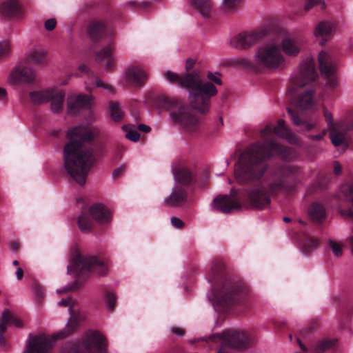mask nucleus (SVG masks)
Returning <instances> with one entry per match:
<instances>
[{"label": "nucleus", "mask_w": 353, "mask_h": 353, "mask_svg": "<svg viewBox=\"0 0 353 353\" xmlns=\"http://www.w3.org/2000/svg\"><path fill=\"white\" fill-rule=\"evenodd\" d=\"M78 321L79 318L76 314H72L70 316L65 327V332H67V335L72 332L73 330L77 327Z\"/></svg>", "instance_id": "nucleus-39"}, {"label": "nucleus", "mask_w": 353, "mask_h": 353, "mask_svg": "<svg viewBox=\"0 0 353 353\" xmlns=\"http://www.w3.org/2000/svg\"><path fill=\"white\" fill-rule=\"evenodd\" d=\"M256 61L269 68H276L284 61L279 48L276 45H265L258 49Z\"/></svg>", "instance_id": "nucleus-12"}, {"label": "nucleus", "mask_w": 353, "mask_h": 353, "mask_svg": "<svg viewBox=\"0 0 353 353\" xmlns=\"http://www.w3.org/2000/svg\"><path fill=\"white\" fill-rule=\"evenodd\" d=\"M108 344L99 330L86 331L76 344L66 347L61 353H107Z\"/></svg>", "instance_id": "nucleus-5"}, {"label": "nucleus", "mask_w": 353, "mask_h": 353, "mask_svg": "<svg viewBox=\"0 0 353 353\" xmlns=\"http://www.w3.org/2000/svg\"><path fill=\"white\" fill-rule=\"evenodd\" d=\"M23 8L19 0H0V14L6 18L19 19Z\"/></svg>", "instance_id": "nucleus-20"}, {"label": "nucleus", "mask_w": 353, "mask_h": 353, "mask_svg": "<svg viewBox=\"0 0 353 353\" xmlns=\"http://www.w3.org/2000/svg\"><path fill=\"white\" fill-rule=\"evenodd\" d=\"M10 76L15 83H33L36 81V73L26 60L12 70Z\"/></svg>", "instance_id": "nucleus-17"}, {"label": "nucleus", "mask_w": 353, "mask_h": 353, "mask_svg": "<svg viewBox=\"0 0 353 353\" xmlns=\"http://www.w3.org/2000/svg\"><path fill=\"white\" fill-rule=\"evenodd\" d=\"M33 293L37 296V297H42L43 295V288L35 284L32 287Z\"/></svg>", "instance_id": "nucleus-51"}, {"label": "nucleus", "mask_w": 353, "mask_h": 353, "mask_svg": "<svg viewBox=\"0 0 353 353\" xmlns=\"http://www.w3.org/2000/svg\"><path fill=\"white\" fill-rule=\"evenodd\" d=\"M341 172H342V168H341V164L337 162V161H335L334 163V172L335 174L336 175H339L341 174Z\"/></svg>", "instance_id": "nucleus-53"}, {"label": "nucleus", "mask_w": 353, "mask_h": 353, "mask_svg": "<svg viewBox=\"0 0 353 353\" xmlns=\"http://www.w3.org/2000/svg\"><path fill=\"white\" fill-rule=\"evenodd\" d=\"M23 271L21 268L17 269L16 275L18 280H21L23 277Z\"/></svg>", "instance_id": "nucleus-61"}, {"label": "nucleus", "mask_w": 353, "mask_h": 353, "mask_svg": "<svg viewBox=\"0 0 353 353\" xmlns=\"http://www.w3.org/2000/svg\"><path fill=\"white\" fill-rule=\"evenodd\" d=\"M330 137L332 143L334 146H347L350 137L345 130L344 126L340 125L339 123H336L335 126L330 129Z\"/></svg>", "instance_id": "nucleus-21"}, {"label": "nucleus", "mask_w": 353, "mask_h": 353, "mask_svg": "<svg viewBox=\"0 0 353 353\" xmlns=\"http://www.w3.org/2000/svg\"><path fill=\"white\" fill-rule=\"evenodd\" d=\"M122 130L126 132L125 138L130 141L137 142L139 140L140 134L132 124L123 125Z\"/></svg>", "instance_id": "nucleus-33"}, {"label": "nucleus", "mask_w": 353, "mask_h": 353, "mask_svg": "<svg viewBox=\"0 0 353 353\" xmlns=\"http://www.w3.org/2000/svg\"><path fill=\"white\" fill-rule=\"evenodd\" d=\"M288 112L293 122V123L297 126L303 127L307 131H310L314 128L319 129L318 123H307L301 117L302 112H300L299 110H293L291 108H287Z\"/></svg>", "instance_id": "nucleus-25"}, {"label": "nucleus", "mask_w": 353, "mask_h": 353, "mask_svg": "<svg viewBox=\"0 0 353 353\" xmlns=\"http://www.w3.org/2000/svg\"><path fill=\"white\" fill-rule=\"evenodd\" d=\"M194 65V61L188 59L185 63L186 74L181 76L171 71L164 73V77L170 83L188 90L191 106L165 95L157 96L154 99L157 108L162 110H170L172 121L190 132H195L199 127V118L194 110L202 114L206 113L210 108L211 98L217 94L215 85L210 82H203L200 72L195 70L190 72Z\"/></svg>", "instance_id": "nucleus-2"}, {"label": "nucleus", "mask_w": 353, "mask_h": 353, "mask_svg": "<svg viewBox=\"0 0 353 353\" xmlns=\"http://www.w3.org/2000/svg\"><path fill=\"white\" fill-rule=\"evenodd\" d=\"M70 259L72 264L68 266L69 273L80 274L92 270L99 276H104L108 274V261H105L99 256L83 257L78 251H75L72 254Z\"/></svg>", "instance_id": "nucleus-6"}, {"label": "nucleus", "mask_w": 353, "mask_h": 353, "mask_svg": "<svg viewBox=\"0 0 353 353\" xmlns=\"http://www.w3.org/2000/svg\"><path fill=\"white\" fill-rule=\"evenodd\" d=\"M341 192L353 206V182L342 185ZM339 212L343 219H353V210L352 209H339Z\"/></svg>", "instance_id": "nucleus-23"}, {"label": "nucleus", "mask_w": 353, "mask_h": 353, "mask_svg": "<svg viewBox=\"0 0 353 353\" xmlns=\"http://www.w3.org/2000/svg\"><path fill=\"white\" fill-rule=\"evenodd\" d=\"M274 156L288 161L296 157L293 149L274 140L255 142L247 147L235 165L234 176L239 183L250 187L241 191L232 188L230 195L216 196L213 201L214 208L224 214L234 213L241 208L243 201H248L252 207L262 209L270 205L272 196L293 192L300 183L302 168L280 163L265 175L269 168L267 161Z\"/></svg>", "instance_id": "nucleus-1"}, {"label": "nucleus", "mask_w": 353, "mask_h": 353, "mask_svg": "<svg viewBox=\"0 0 353 353\" xmlns=\"http://www.w3.org/2000/svg\"><path fill=\"white\" fill-rule=\"evenodd\" d=\"M268 34L269 32L266 29L254 32H243L231 39L230 45L236 49L246 50L267 37Z\"/></svg>", "instance_id": "nucleus-13"}, {"label": "nucleus", "mask_w": 353, "mask_h": 353, "mask_svg": "<svg viewBox=\"0 0 353 353\" xmlns=\"http://www.w3.org/2000/svg\"><path fill=\"white\" fill-rule=\"evenodd\" d=\"M70 303V298L68 297L67 299H61L58 305L61 306H68Z\"/></svg>", "instance_id": "nucleus-56"}, {"label": "nucleus", "mask_w": 353, "mask_h": 353, "mask_svg": "<svg viewBox=\"0 0 353 353\" xmlns=\"http://www.w3.org/2000/svg\"><path fill=\"white\" fill-rule=\"evenodd\" d=\"M340 125H343L345 128V130L348 134V132L353 131V119L347 121V122H342L339 123Z\"/></svg>", "instance_id": "nucleus-50"}, {"label": "nucleus", "mask_w": 353, "mask_h": 353, "mask_svg": "<svg viewBox=\"0 0 353 353\" xmlns=\"http://www.w3.org/2000/svg\"><path fill=\"white\" fill-rule=\"evenodd\" d=\"M101 301L108 310H110V291L108 288L102 290Z\"/></svg>", "instance_id": "nucleus-41"}, {"label": "nucleus", "mask_w": 353, "mask_h": 353, "mask_svg": "<svg viewBox=\"0 0 353 353\" xmlns=\"http://www.w3.org/2000/svg\"><path fill=\"white\" fill-rule=\"evenodd\" d=\"M317 77L315 62L312 58L303 61L300 64L299 72L292 77V85L288 94L298 109H310L314 105V82Z\"/></svg>", "instance_id": "nucleus-4"}, {"label": "nucleus", "mask_w": 353, "mask_h": 353, "mask_svg": "<svg viewBox=\"0 0 353 353\" xmlns=\"http://www.w3.org/2000/svg\"><path fill=\"white\" fill-rule=\"evenodd\" d=\"M221 264L220 263L218 266H214L212 268L210 272L208 273V278L209 281H212L214 278L215 274H218L221 269Z\"/></svg>", "instance_id": "nucleus-46"}, {"label": "nucleus", "mask_w": 353, "mask_h": 353, "mask_svg": "<svg viewBox=\"0 0 353 353\" xmlns=\"http://www.w3.org/2000/svg\"><path fill=\"white\" fill-rule=\"evenodd\" d=\"M79 69L83 72H88V67L85 65H79Z\"/></svg>", "instance_id": "nucleus-64"}, {"label": "nucleus", "mask_w": 353, "mask_h": 353, "mask_svg": "<svg viewBox=\"0 0 353 353\" xmlns=\"http://www.w3.org/2000/svg\"><path fill=\"white\" fill-rule=\"evenodd\" d=\"M335 341L323 340L319 342L313 350V353H323L326 350L331 348L334 344Z\"/></svg>", "instance_id": "nucleus-36"}, {"label": "nucleus", "mask_w": 353, "mask_h": 353, "mask_svg": "<svg viewBox=\"0 0 353 353\" xmlns=\"http://www.w3.org/2000/svg\"><path fill=\"white\" fill-rule=\"evenodd\" d=\"M334 26L328 21H321L316 27L314 35L317 38H321L322 41L321 45H324L327 39H329L334 31Z\"/></svg>", "instance_id": "nucleus-22"}, {"label": "nucleus", "mask_w": 353, "mask_h": 353, "mask_svg": "<svg viewBox=\"0 0 353 353\" xmlns=\"http://www.w3.org/2000/svg\"><path fill=\"white\" fill-rule=\"evenodd\" d=\"M323 116L327 123L329 130L331 129V128L333 126L336 125V124H334L333 123V117L332 113L329 112L325 107H323Z\"/></svg>", "instance_id": "nucleus-42"}, {"label": "nucleus", "mask_w": 353, "mask_h": 353, "mask_svg": "<svg viewBox=\"0 0 353 353\" xmlns=\"http://www.w3.org/2000/svg\"><path fill=\"white\" fill-rule=\"evenodd\" d=\"M47 53L44 50H33L25 59L29 64L33 63L38 65H44L47 63Z\"/></svg>", "instance_id": "nucleus-29"}, {"label": "nucleus", "mask_w": 353, "mask_h": 353, "mask_svg": "<svg viewBox=\"0 0 353 353\" xmlns=\"http://www.w3.org/2000/svg\"><path fill=\"white\" fill-rule=\"evenodd\" d=\"M125 166L124 165H121L120 167L116 168L112 174V176L114 179H118L125 171Z\"/></svg>", "instance_id": "nucleus-48"}, {"label": "nucleus", "mask_w": 353, "mask_h": 353, "mask_svg": "<svg viewBox=\"0 0 353 353\" xmlns=\"http://www.w3.org/2000/svg\"><path fill=\"white\" fill-rule=\"evenodd\" d=\"M241 0H224L223 6L228 10H234L241 3Z\"/></svg>", "instance_id": "nucleus-43"}, {"label": "nucleus", "mask_w": 353, "mask_h": 353, "mask_svg": "<svg viewBox=\"0 0 353 353\" xmlns=\"http://www.w3.org/2000/svg\"><path fill=\"white\" fill-rule=\"evenodd\" d=\"M281 47L283 51L289 56H296L300 51L297 41L290 37H285L282 40Z\"/></svg>", "instance_id": "nucleus-28"}, {"label": "nucleus", "mask_w": 353, "mask_h": 353, "mask_svg": "<svg viewBox=\"0 0 353 353\" xmlns=\"http://www.w3.org/2000/svg\"><path fill=\"white\" fill-rule=\"evenodd\" d=\"M211 339L214 342L221 341V348L218 353H230L224 351V348L227 347L243 349L248 342L245 332L234 330H225L222 334L213 335Z\"/></svg>", "instance_id": "nucleus-10"}, {"label": "nucleus", "mask_w": 353, "mask_h": 353, "mask_svg": "<svg viewBox=\"0 0 353 353\" xmlns=\"http://www.w3.org/2000/svg\"><path fill=\"white\" fill-rule=\"evenodd\" d=\"M148 79L147 72L139 65L129 66L125 72V80L128 85L141 88L145 85Z\"/></svg>", "instance_id": "nucleus-14"}, {"label": "nucleus", "mask_w": 353, "mask_h": 353, "mask_svg": "<svg viewBox=\"0 0 353 353\" xmlns=\"http://www.w3.org/2000/svg\"><path fill=\"white\" fill-rule=\"evenodd\" d=\"M92 97L87 94H80L70 95L68 97L67 107L70 114H76L81 110L90 109L91 107Z\"/></svg>", "instance_id": "nucleus-19"}, {"label": "nucleus", "mask_w": 353, "mask_h": 353, "mask_svg": "<svg viewBox=\"0 0 353 353\" xmlns=\"http://www.w3.org/2000/svg\"><path fill=\"white\" fill-rule=\"evenodd\" d=\"M78 228L82 232H88L92 230L93 225L92 222H77Z\"/></svg>", "instance_id": "nucleus-44"}, {"label": "nucleus", "mask_w": 353, "mask_h": 353, "mask_svg": "<svg viewBox=\"0 0 353 353\" xmlns=\"http://www.w3.org/2000/svg\"><path fill=\"white\" fill-rule=\"evenodd\" d=\"M319 70L321 74L327 79L326 86L334 90L338 85L334 73L337 65L336 55L321 51L319 54Z\"/></svg>", "instance_id": "nucleus-11"}, {"label": "nucleus", "mask_w": 353, "mask_h": 353, "mask_svg": "<svg viewBox=\"0 0 353 353\" xmlns=\"http://www.w3.org/2000/svg\"><path fill=\"white\" fill-rule=\"evenodd\" d=\"M7 94L6 89L3 88H0V99H3L6 97Z\"/></svg>", "instance_id": "nucleus-63"}, {"label": "nucleus", "mask_w": 353, "mask_h": 353, "mask_svg": "<svg viewBox=\"0 0 353 353\" xmlns=\"http://www.w3.org/2000/svg\"><path fill=\"white\" fill-rule=\"evenodd\" d=\"M172 226L176 229H181L184 226V222H171Z\"/></svg>", "instance_id": "nucleus-59"}, {"label": "nucleus", "mask_w": 353, "mask_h": 353, "mask_svg": "<svg viewBox=\"0 0 353 353\" xmlns=\"http://www.w3.org/2000/svg\"><path fill=\"white\" fill-rule=\"evenodd\" d=\"M57 24L55 19H49L45 22V28L48 31H52L54 29Z\"/></svg>", "instance_id": "nucleus-49"}, {"label": "nucleus", "mask_w": 353, "mask_h": 353, "mask_svg": "<svg viewBox=\"0 0 353 353\" xmlns=\"http://www.w3.org/2000/svg\"><path fill=\"white\" fill-rule=\"evenodd\" d=\"M125 116L120 103L117 101H112V121L115 122L121 121Z\"/></svg>", "instance_id": "nucleus-34"}, {"label": "nucleus", "mask_w": 353, "mask_h": 353, "mask_svg": "<svg viewBox=\"0 0 353 353\" xmlns=\"http://www.w3.org/2000/svg\"><path fill=\"white\" fill-rule=\"evenodd\" d=\"M66 138L68 141L63 148L64 168L74 181L83 185L96 161L93 150L87 148L92 145L94 134L89 128L79 125L69 129Z\"/></svg>", "instance_id": "nucleus-3"}, {"label": "nucleus", "mask_w": 353, "mask_h": 353, "mask_svg": "<svg viewBox=\"0 0 353 353\" xmlns=\"http://www.w3.org/2000/svg\"><path fill=\"white\" fill-rule=\"evenodd\" d=\"M274 132L280 137L287 139L290 143H295L296 141V137L292 134L290 129L285 125V121L283 119L278 121L277 125L272 128L271 125H267L261 131V134L263 137H267Z\"/></svg>", "instance_id": "nucleus-18"}, {"label": "nucleus", "mask_w": 353, "mask_h": 353, "mask_svg": "<svg viewBox=\"0 0 353 353\" xmlns=\"http://www.w3.org/2000/svg\"><path fill=\"white\" fill-rule=\"evenodd\" d=\"M326 133H327V130L324 128V129L321 130V131L316 134H310L309 138L314 141H319V140H321L325 137Z\"/></svg>", "instance_id": "nucleus-47"}, {"label": "nucleus", "mask_w": 353, "mask_h": 353, "mask_svg": "<svg viewBox=\"0 0 353 353\" xmlns=\"http://www.w3.org/2000/svg\"><path fill=\"white\" fill-rule=\"evenodd\" d=\"M105 33V26L103 23L100 21H92L90 23L88 28V34L94 43L101 41Z\"/></svg>", "instance_id": "nucleus-24"}, {"label": "nucleus", "mask_w": 353, "mask_h": 353, "mask_svg": "<svg viewBox=\"0 0 353 353\" xmlns=\"http://www.w3.org/2000/svg\"><path fill=\"white\" fill-rule=\"evenodd\" d=\"M30 99L34 105H39L51 101V110L54 113L62 111L65 99V92L57 88L43 91H32L30 92Z\"/></svg>", "instance_id": "nucleus-9"}, {"label": "nucleus", "mask_w": 353, "mask_h": 353, "mask_svg": "<svg viewBox=\"0 0 353 353\" xmlns=\"http://www.w3.org/2000/svg\"><path fill=\"white\" fill-rule=\"evenodd\" d=\"M11 246H12L13 251H14V252H17L20 248V245L17 242L12 243Z\"/></svg>", "instance_id": "nucleus-62"}, {"label": "nucleus", "mask_w": 353, "mask_h": 353, "mask_svg": "<svg viewBox=\"0 0 353 353\" xmlns=\"http://www.w3.org/2000/svg\"><path fill=\"white\" fill-rule=\"evenodd\" d=\"M97 63L105 62L106 68H110V46L108 45L105 48L97 52L96 54Z\"/></svg>", "instance_id": "nucleus-32"}, {"label": "nucleus", "mask_w": 353, "mask_h": 353, "mask_svg": "<svg viewBox=\"0 0 353 353\" xmlns=\"http://www.w3.org/2000/svg\"><path fill=\"white\" fill-rule=\"evenodd\" d=\"M96 85L97 87L104 88L105 89H109L110 88V85H109L104 83L101 80L98 79L96 80Z\"/></svg>", "instance_id": "nucleus-57"}, {"label": "nucleus", "mask_w": 353, "mask_h": 353, "mask_svg": "<svg viewBox=\"0 0 353 353\" xmlns=\"http://www.w3.org/2000/svg\"><path fill=\"white\" fill-rule=\"evenodd\" d=\"M327 245L331 250L335 256L339 257L343 254V244L340 242H336L332 239H329Z\"/></svg>", "instance_id": "nucleus-35"}, {"label": "nucleus", "mask_w": 353, "mask_h": 353, "mask_svg": "<svg viewBox=\"0 0 353 353\" xmlns=\"http://www.w3.org/2000/svg\"><path fill=\"white\" fill-rule=\"evenodd\" d=\"M4 332H0V346L1 347H6L7 345L6 340L3 336Z\"/></svg>", "instance_id": "nucleus-58"}, {"label": "nucleus", "mask_w": 353, "mask_h": 353, "mask_svg": "<svg viewBox=\"0 0 353 353\" xmlns=\"http://www.w3.org/2000/svg\"><path fill=\"white\" fill-rule=\"evenodd\" d=\"M9 325L17 327H21L23 325L19 319L14 316L8 310H5L2 312V316L0 319V332H6L7 326Z\"/></svg>", "instance_id": "nucleus-26"}, {"label": "nucleus", "mask_w": 353, "mask_h": 353, "mask_svg": "<svg viewBox=\"0 0 353 353\" xmlns=\"http://www.w3.org/2000/svg\"><path fill=\"white\" fill-rule=\"evenodd\" d=\"M74 288L72 285H67L64 287L63 289L57 290L58 293H62L68 291L72 290Z\"/></svg>", "instance_id": "nucleus-60"}, {"label": "nucleus", "mask_w": 353, "mask_h": 353, "mask_svg": "<svg viewBox=\"0 0 353 353\" xmlns=\"http://www.w3.org/2000/svg\"><path fill=\"white\" fill-rule=\"evenodd\" d=\"M248 294L249 292L243 287L225 283L220 292L214 294V302L223 305L244 304Z\"/></svg>", "instance_id": "nucleus-8"}, {"label": "nucleus", "mask_w": 353, "mask_h": 353, "mask_svg": "<svg viewBox=\"0 0 353 353\" xmlns=\"http://www.w3.org/2000/svg\"><path fill=\"white\" fill-rule=\"evenodd\" d=\"M191 3L203 17H210L212 8L210 0H191Z\"/></svg>", "instance_id": "nucleus-30"}, {"label": "nucleus", "mask_w": 353, "mask_h": 353, "mask_svg": "<svg viewBox=\"0 0 353 353\" xmlns=\"http://www.w3.org/2000/svg\"><path fill=\"white\" fill-rule=\"evenodd\" d=\"M50 340L43 334L29 336L26 350L23 353H51Z\"/></svg>", "instance_id": "nucleus-16"}, {"label": "nucleus", "mask_w": 353, "mask_h": 353, "mask_svg": "<svg viewBox=\"0 0 353 353\" xmlns=\"http://www.w3.org/2000/svg\"><path fill=\"white\" fill-rule=\"evenodd\" d=\"M10 53V46L8 42H0V59L6 58Z\"/></svg>", "instance_id": "nucleus-40"}, {"label": "nucleus", "mask_w": 353, "mask_h": 353, "mask_svg": "<svg viewBox=\"0 0 353 353\" xmlns=\"http://www.w3.org/2000/svg\"><path fill=\"white\" fill-rule=\"evenodd\" d=\"M175 180L179 183L174 188L171 194L165 200L168 206L177 207L183 205L187 201L186 185L195 182L193 174L186 168H178L173 170Z\"/></svg>", "instance_id": "nucleus-7"}, {"label": "nucleus", "mask_w": 353, "mask_h": 353, "mask_svg": "<svg viewBox=\"0 0 353 353\" xmlns=\"http://www.w3.org/2000/svg\"><path fill=\"white\" fill-rule=\"evenodd\" d=\"M234 63L236 65H239L243 68L250 69L256 70V66L252 63L251 61H250L248 59L245 58H239L236 59L234 61Z\"/></svg>", "instance_id": "nucleus-38"}, {"label": "nucleus", "mask_w": 353, "mask_h": 353, "mask_svg": "<svg viewBox=\"0 0 353 353\" xmlns=\"http://www.w3.org/2000/svg\"><path fill=\"white\" fill-rule=\"evenodd\" d=\"M127 5L134 10H146L147 9L152 7V3L150 1H142L141 3L135 1H130L128 2Z\"/></svg>", "instance_id": "nucleus-37"}, {"label": "nucleus", "mask_w": 353, "mask_h": 353, "mask_svg": "<svg viewBox=\"0 0 353 353\" xmlns=\"http://www.w3.org/2000/svg\"><path fill=\"white\" fill-rule=\"evenodd\" d=\"M319 246V241L313 236H305V242L303 243L301 250L305 255H309L311 252L317 249Z\"/></svg>", "instance_id": "nucleus-31"}, {"label": "nucleus", "mask_w": 353, "mask_h": 353, "mask_svg": "<svg viewBox=\"0 0 353 353\" xmlns=\"http://www.w3.org/2000/svg\"><path fill=\"white\" fill-rule=\"evenodd\" d=\"M171 332L177 336H183L184 334V330L180 327H173L171 328Z\"/></svg>", "instance_id": "nucleus-54"}, {"label": "nucleus", "mask_w": 353, "mask_h": 353, "mask_svg": "<svg viewBox=\"0 0 353 353\" xmlns=\"http://www.w3.org/2000/svg\"><path fill=\"white\" fill-rule=\"evenodd\" d=\"M208 79L210 80L209 82L212 84L213 83L219 85L222 84V81L221 78L219 76H216L210 72H209L208 74Z\"/></svg>", "instance_id": "nucleus-45"}, {"label": "nucleus", "mask_w": 353, "mask_h": 353, "mask_svg": "<svg viewBox=\"0 0 353 353\" xmlns=\"http://www.w3.org/2000/svg\"><path fill=\"white\" fill-rule=\"evenodd\" d=\"M109 214L108 208L101 203H96L91 205L89 208L83 206L81 208V214L77 221H105Z\"/></svg>", "instance_id": "nucleus-15"}, {"label": "nucleus", "mask_w": 353, "mask_h": 353, "mask_svg": "<svg viewBox=\"0 0 353 353\" xmlns=\"http://www.w3.org/2000/svg\"><path fill=\"white\" fill-rule=\"evenodd\" d=\"M308 214L312 221H323L327 219L326 208L319 202H314L310 205Z\"/></svg>", "instance_id": "nucleus-27"}, {"label": "nucleus", "mask_w": 353, "mask_h": 353, "mask_svg": "<svg viewBox=\"0 0 353 353\" xmlns=\"http://www.w3.org/2000/svg\"><path fill=\"white\" fill-rule=\"evenodd\" d=\"M321 3L320 0H307V3L305 6V10L306 11L309 10L310 8H312L314 6Z\"/></svg>", "instance_id": "nucleus-52"}, {"label": "nucleus", "mask_w": 353, "mask_h": 353, "mask_svg": "<svg viewBox=\"0 0 353 353\" xmlns=\"http://www.w3.org/2000/svg\"><path fill=\"white\" fill-rule=\"evenodd\" d=\"M138 130L141 131V132H143L145 133H148L150 130H151V128L150 126L145 125V124H139L137 127Z\"/></svg>", "instance_id": "nucleus-55"}]
</instances>
